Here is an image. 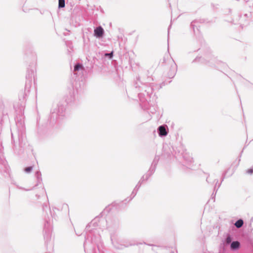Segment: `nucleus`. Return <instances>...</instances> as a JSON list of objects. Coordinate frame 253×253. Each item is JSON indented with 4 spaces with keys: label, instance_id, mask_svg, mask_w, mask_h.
Returning a JSON list of instances; mask_svg holds the SVG:
<instances>
[{
    "label": "nucleus",
    "instance_id": "1",
    "mask_svg": "<svg viewBox=\"0 0 253 253\" xmlns=\"http://www.w3.org/2000/svg\"><path fill=\"white\" fill-rule=\"evenodd\" d=\"M135 85L136 88H138L141 91L138 93V97L142 105L145 109H148L147 104H150L152 101L155 100L156 98L155 94H153L152 85L150 84H142L139 79L135 82Z\"/></svg>",
    "mask_w": 253,
    "mask_h": 253
},
{
    "label": "nucleus",
    "instance_id": "2",
    "mask_svg": "<svg viewBox=\"0 0 253 253\" xmlns=\"http://www.w3.org/2000/svg\"><path fill=\"white\" fill-rule=\"evenodd\" d=\"M98 226L97 219L92 220L86 227L85 240L84 246H85L87 241H91L95 243L100 242V236L99 234L100 228H97Z\"/></svg>",
    "mask_w": 253,
    "mask_h": 253
},
{
    "label": "nucleus",
    "instance_id": "3",
    "mask_svg": "<svg viewBox=\"0 0 253 253\" xmlns=\"http://www.w3.org/2000/svg\"><path fill=\"white\" fill-rule=\"evenodd\" d=\"M65 116V108L62 105L58 106L55 108L51 113V118L53 120L62 119Z\"/></svg>",
    "mask_w": 253,
    "mask_h": 253
},
{
    "label": "nucleus",
    "instance_id": "4",
    "mask_svg": "<svg viewBox=\"0 0 253 253\" xmlns=\"http://www.w3.org/2000/svg\"><path fill=\"white\" fill-rule=\"evenodd\" d=\"M156 165H157V162L155 161V160H154L153 162L152 166H151V168H150L149 170H148V171L147 172V173L146 174L143 175V176L141 177L140 180L138 182L137 184L136 185V186H137V188H138V189H139L141 186V183L143 181L147 180L149 178V177L154 172Z\"/></svg>",
    "mask_w": 253,
    "mask_h": 253
},
{
    "label": "nucleus",
    "instance_id": "5",
    "mask_svg": "<svg viewBox=\"0 0 253 253\" xmlns=\"http://www.w3.org/2000/svg\"><path fill=\"white\" fill-rule=\"evenodd\" d=\"M44 238L46 242H47L51 239V231L52 227L50 220L49 221L46 220V223L44 224Z\"/></svg>",
    "mask_w": 253,
    "mask_h": 253
},
{
    "label": "nucleus",
    "instance_id": "6",
    "mask_svg": "<svg viewBox=\"0 0 253 253\" xmlns=\"http://www.w3.org/2000/svg\"><path fill=\"white\" fill-rule=\"evenodd\" d=\"M250 15L248 14H245L243 16H241L239 19V22L238 24H240L242 27L247 25L249 23L250 20ZM231 23L235 24H237L236 22H235L234 21L231 22Z\"/></svg>",
    "mask_w": 253,
    "mask_h": 253
},
{
    "label": "nucleus",
    "instance_id": "7",
    "mask_svg": "<svg viewBox=\"0 0 253 253\" xmlns=\"http://www.w3.org/2000/svg\"><path fill=\"white\" fill-rule=\"evenodd\" d=\"M35 68L28 70L26 75L27 81L26 83V85L27 86L28 84H30L33 79H35Z\"/></svg>",
    "mask_w": 253,
    "mask_h": 253
},
{
    "label": "nucleus",
    "instance_id": "8",
    "mask_svg": "<svg viewBox=\"0 0 253 253\" xmlns=\"http://www.w3.org/2000/svg\"><path fill=\"white\" fill-rule=\"evenodd\" d=\"M104 33V30L101 26L96 27L94 30V36L97 38L102 37Z\"/></svg>",
    "mask_w": 253,
    "mask_h": 253
},
{
    "label": "nucleus",
    "instance_id": "9",
    "mask_svg": "<svg viewBox=\"0 0 253 253\" xmlns=\"http://www.w3.org/2000/svg\"><path fill=\"white\" fill-rule=\"evenodd\" d=\"M158 132L159 136H165L168 134V131L166 129V127L165 126H161L158 128Z\"/></svg>",
    "mask_w": 253,
    "mask_h": 253
},
{
    "label": "nucleus",
    "instance_id": "10",
    "mask_svg": "<svg viewBox=\"0 0 253 253\" xmlns=\"http://www.w3.org/2000/svg\"><path fill=\"white\" fill-rule=\"evenodd\" d=\"M176 65L174 64L171 67L168 74V76L169 78H172L175 76L176 72Z\"/></svg>",
    "mask_w": 253,
    "mask_h": 253
},
{
    "label": "nucleus",
    "instance_id": "11",
    "mask_svg": "<svg viewBox=\"0 0 253 253\" xmlns=\"http://www.w3.org/2000/svg\"><path fill=\"white\" fill-rule=\"evenodd\" d=\"M183 158L188 163H191L193 162V158L188 153L184 152L183 154Z\"/></svg>",
    "mask_w": 253,
    "mask_h": 253
},
{
    "label": "nucleus",
    "instance_id": "12",
    "mask_svg": "<svg viewBox=\"0 0 253 253\" xmlns=\"http://www.w3.org/2000/svg\"><path fill=\"white\" fill-rule=\"evenodd\" d=\"M83 66L82 64L80 63L77 64L74 67V74L76 75L78 74L79 72L82 71L83 70Z\"/></svg>",
    "mask_w": 253,
    "mask_h": 253
},
{
    "label": "nucleus",
    "instance_id": "13",
    "mask_svg": "<svg viewBox=\"0 0 253 253\" xmlns=\"http://www.w3.org/2000/svg\"><path fill=\"white\" fill-rule=\"evenodd\" d=\"M191 27L193 28V32L194 33H196V30H197V33H198L199 32V29H198V27H199V25H198V22L197 21H193L191 22Z\"/></svg>",
    "mask_w": 253,
    "mask_h": 253
},
{
    "label": "nucleus",
    "instance_id": "14",
    "mask_svg": "<svg viewBox=\"0 0 253 253\" xmlns=\"http://www.w3.org/2000/svg\"><path fill=\"white\" fill-rule=\"evenodd\" d=\"M240 247V243L238 241H234L231 244L230 248L232 250H236Z\"/></svg>",
    "mask_w": 253,
    "mask_h": 253
},
{
    "label": "nucleus",
    "instance_id": "15",
    "mask_svg": "<svg viewBox=\"0 0 253 253\" xmlns=\"http://www.w3.org/2000/svg\"><path fill=\"white\" fill-rule=\"evenodd\" d=\"M38 194H37L36 196L37 197V199H39L41 196H43L45 193V190L41 186L38 188Z\"/></svg>",
    "mask_w": 253,
    "mask_h": 253
},
{
    "label": "nucleus",
    "instance_id": "16",
    "mask_svg": "<svg viewBox=\"0 0 253 253\" xmlns=\"http://www.w3.org/2000/svg\"><path fill=\"white\" fill-rule=\"evenodd\" d=\"M243 223H244L243 220L242 219H240L238 220L235 222V225L237 228H239L243 226Z\"/></svg>",
    "mask_w": 253,
    "mask_h": 253
},
{
    "label": "nucleus",
    "instance_id": "17",
    "mask_svg": "<svg viewBox=\"0 0 253 253\" xmlns=\"http://www.w3.org/2000/svg\"><path fill=\"white\" fill-rule=\"evenodd\" d=\"M138 190V188H137V186H135V187L134 188L131 195H130V200H132L135 196L136 195L137 192Z\"/></svg>",
    "mask_w": 253,
    "mask_h": 253
},
{
    "label": "nucleus",
    "instance_id": "18",
    "mask_svg": "<svg viewBox=\"0 0 253 253\" xmlns=\"http://www.w3.org/2000/svg\"><path fill=\"white\" fill-rule=\"evenodd\" d=\"M65 6V0H58V7L59 8H63Z\"/></svg>",
    "mask_w": 253,
    "mask_h": 253
},
{
    "label": "nucleus",
    "instance_id": "19",
    "mask_svg": "<svg viewBox=\"0 0 253 253\" xmlns=\"http://www.w3.org/2000/svg\"><path fill=\"white\" fill-rule=\"evenodd\" d=\"M231 241H232V238L230 236V235H228L227 238H226V240H225V242H226V244H229L230 243H231Z\"/></svg>",
    "mask_w": 253,
    "mask_h": 253
},
{
    "label": "nucleus",
    "instance_id": "20",
    "mask_svg": "<svg viewBox=\"0 0 253 253\" xmlns=\"http://www.w3.org/2000/svg\"><path fill=\"white\" fill-rule=\"evenodd\" d=\"M33 169V167H27L24 169V171L26 173H30Z\"/></svg>",
    "mask_w": 253,
    "mask_h": 253
},
{
    "label": "nucleus",
    "instance_id": "21",
    "mask_svg": "<svg viewBox=\"0 0 253 253\" xmlns=\"http://www.w3.org/2000/svg\"><path fill=\"white\" fill-rule=\"evenodd\" d=\"M36 175L37 176L38 181H39L40 180H41V174L40 172L37 171L36 172Z\"/></svg>",
    "mask_w": 253,
    "mask_h": 253
},
{
    "label": "nucleus",
    "instance_id": "22",
    "mask_svg": "<svg viewBox=\"0 0 253 253\" xmlns=\"http://www.w3.org/2000/svg\"><path fill=\"white\" fill-rule=\"evenodd\" d=\"M105 56H108L110 58H111L113 57V52L109 53H106Z\"/></svg>",
    "mask_w": 253,
    "mask_h": 253
},
{
    "label": "nucleus",
    "instance_id": "23",
    "mask_svg": "<svg viewBox=\"0 0 253 253\" xmlns=\"http://www.w3.org/2000/svg\"><path fill=\"white\" fill-rule=\"evenodd\" d=\"M247 173L248 174H252L253 173V169H250L247 170Z\"/></svg>",
    "mask_w": 253,
    "mask_h": 253
},
{
    "label": "nucleus",
    "instance_id": "24",
    "mask_svg": "<svg viewBox=\"0 0 253 253\" xmlns=\"http://www.w3.org/2000/svg\"><path fill=\"white\" fill-rule=\"evenodd\" d=\"M207 181L208 183H211V178H210V176H209L207 178Z\"/></svg>",
    "mask_w": 253,
    "mask_h": 253
},
{
    "label": "nucleus",
    "instance_id": "25",
    "mask_svg": "<svg viewBox=\"0 0 253 253\" xmlns=\"http://www.w3.org/2000/svg\"><path fill=\"white\" fill-rule=\"evenodd\" d=\"M45 209H48V207H47V206L46 205V206H43V211H45Z\"/></svg>",
    "mask_w": 253,
    "mask_h": 253
},
{
    "label": "nucleus",
    "instance_id": "26",
    "mask_svg": "<svg viewBox=\"0 0 253 253\" xmlns=\"http://www.w3.org/2000/svg\"><path fill=\"white\" fill-rule=\"evenodd\" d=\"M50 214H51V216L52 217H55L54 213H52L51 211H50Z\"/></svg>",
    "mask_w": 253,
    "mask_h": 253
},
{
    "label": "nucleus",
    "instance_id": "27",
    "mask_svg": "<svg viewBox=\"0 0 253 253\" xmlns=\"http://www.w3.org/2000/svg\"><path fill=\"white\" fill-rule=\"evenodd\" d=\"M133 244H127V245H124V247H128L129 246L133 245Z\"/></svg>",
    "mask_w": 253,
    "mask_h": 253
},
{
    "label": "nucleus",
    "instance_id": "28",
    "mask_svg": "<svg viewBox=\"0 0 253 253\" xmlns=\"http://www.w3.org/2000/svg\"><path fill=\"white\" fill-rule=\"evenodd\" d=\"M116 248H118V249H122V247H117V246H116Z\"/></svg>",
    "mask_w": 253,
    "mask_h": 253
},
{
    "label": "nucleus",
    "instance_id": "29",
    "mask_svg": "<svg viewBox=\"0 0 253 253\" xmlns=\"http://www.w3.org/2000/svg\"><path fill=\"white\" fill-rule=\"evenodd\" d=\"M216 180V185L217 184V183L218 182V180Z\"/></svg>",
    "mask_w": 253,
    "mask_h": 253
},
{
    "label": "nucleus",
    "instance_id": "30",
    "mask_svg": "<svg viewBox=\"0 0 253 253\" xmlns=\"http://www.w3.org/2000/svg\"><path fill=\"white\" fill-rule=\"evenodd\" d=\"M104 222V221H103V220L101 221V223H102V222Z\"/></svg>",
    "mask_w": 253,
    "mask_h": 253
},
{
    "label": "nucleus",
    "instance_id": "31",
    "mask_svg": "<svg viewBox=\"0 0 253 253\" xmlns=\"http://www.w3.org/2000/svg\"><path fill=\"white\" fill-rule=\"evenodd\" d=\"M220 187V184H219V185L218 186V188H219Z\"/></svg>",
    "mask_w": 253,
    "mask_h": 253
},
{
    "label": "nucleus",
    "instance_id": "32",
    "mask_svg": "<svg viewBox=\"0 0 253 253\" xmlns=\"http://www.w3.org/2000/svg\"><path fill=\"white\" fill-rule=\"evenodd\" d=\"M170 253H174L173 252H171Z\"/></svg>",
    "mask_w": 253,
    "mask_h": 253
}]
</instances>
